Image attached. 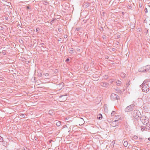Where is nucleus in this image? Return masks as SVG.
<instances>
[{"mask_svg": "<svg viewBox=\"0 0 150 150\" xmlns=\"http://www.w3.org/2000/svg\"><path fill=\"white\" fill-rule=\"evenodd\" d=\"M134 139H136L138 138V137L136 136H134Z\"/></svg>", "mask_w": 150, "mask_h": 150, "instance_id": "nucleus-31", "label": "nucleus"}, {"mask_svg": "<svg viewBox=\"0 0 150 150\" xmlns=\"http://www.w3.org/2000/svg\"><path fill=\"white\" fill-rule=\"evenodd\" d=\"M144 11H145V13H147V9L146 8H145Z\"/></svg>", "mask_w": 150, "mask_h": 150, "instance_id": "nucleus-29", "label": "nucleus"}, {"mask_svg": "<svg viewBox=\"0 0 150 150\" xmlns=\"http://www.w3.org/2000/svg\"><path fill=\"white\" fill-rule=\"evenodd\" d=\"M44 75L46 76H49V74L47 73H45Z\"/></svg>", "mask_w": 150, "mask_h": 150, "instance_id": "nucleus-28", "label": "nucleus"}, {"mask_svg": "<svg viewBox=\"0 0 150 150\" xmlns=\"http://www.w3.org/2000/svg\"><path fill=\"white\" fill-rule=\"evenodd\" d=\"M81 120L82 119L83 120V119L82 118H81Z\"/></svg>", "mask_w": 150, "mask_h": 150, "instance_id": "nucleus-48", "label": "nucleus"}, {"mask_svg": "<svg viewBox=\"0 0 150 150\" xmlns=\"http://www.w3.org/2000/svg\"><path fill=\"white\" fill-rule=\"evenodd\" d=\"M105 35H104V38H105Z\"/></svg>", "mask_w": 150, "mask_h": 150, "instance_id": "nucleus-49", "label": "nucleus"}, {"mask_svg": "<svg viewBox=\"0 0 150 150\" xmlns=\"http://www.w3.org/2000/svg\"><path fill=\"white\" fill-rule=\"evenodd\" d=\"M55 18L53 20H52V21H54V20H55Z\"/></svg>", "mask_w": 150, "mask_h": 150, "instance_id": "nucleus-46", "label": "nucleus"}, {"mask_svg": "<svg viewBox=\"0 0 150 150\" xmlns=\"http://www.w3.org/2000/svg\"><path fill=\"white\" fill-rule=\"evenodd\" d=\"M62 29L61 28H58V30L59 32H61L62 31Z\"/></svg>", "mask_w": 150, "mask_h": 150, "instance_id": "nucleus-27", "label": "nucleus"}, {"mask_svg": "<svg viewBox=\"0 0 150 150\" xmlns=\"http://www.w3.org/2000/svg\"><path fill=\"white\" fill-rule=\"evenodd\" d=\"M5 19L6 20H8V17H5Z\"/></svg>", "mask_w": 150, "mask_h": 150, "instance_id": "nucleus-35", "label": "nucleus"}, {"mask_svg": "<svg viewBox=\"0 0 150 150\" xmlns=\"http://www.w3.org/2000/svg\"><path fill=\"white\" fill-rule=\"evenodd\" d=\"M135 106L133 104H131L130 105L127 107L125 109V111L126 112H128L132 110L134 108Z\"/></svg>", "mask_w": 150, "mask_h": 150, "instance_id": "nucleus-4", "label": "nucleus"}, {"mask_svg": "<svg viewBox=\"0 0 150 150\" xmlns=\"http://www.w3.org/2000/svg\"><path fill=\"white\" fill-rule=\"evenodd\" d=\"M141 120L144 125H146L149 123V119L145 115H143L141 117Z\"/></svg>", "mask_w": 150, "mask_h": 150, "instance_id": "nucleus-3", "label": "nucleus"}, {"mask_svg": "<svg viewBox=\"0 0 150 150\" xmlns=\"http://www.w3.org/2000/svg\"><path fill=\"white\" fill-rule=\"evenodd\" d=\"M123 145L125 147H127L128 145V142L125 141L124 142Z\"/></svg>", "mask_w": 150, "mask_h": 150, "instance_id": "nucleus-15", "label": "nucleus"}, {"mask_svg": "<svg viewBox=\"0 0 150 150\" xmlns=\"http://www.w3.org/2000/svg\"><path fill=\"white\" fill-rule=\"evenodd\" d=\"M61 40V38H60V39L58 40L59 41V40Z\"/></svg>", "mask_w": 150, "mask_h": 150, "instance_id": "nucleus-44", "label": "nucleus"}, {"mask_svg": "<svg viewBox=\"0 0 150 150\" xmlns=\"http://www.w3.org/2000/svg\"><path fill=\"white\" fill-rule=\"evenodd\" d=\"M67 36L66 35L64 36V38H67Z\"/></svg>", "mask_w": 150, "mask_h": 150, "instance_id": "nucleus-41", "label": "nucleus"}, {"mask_svg": "<svg viewBox=\"0 0 150 150\" xmlns=\"http://www.w3.org/2000/svg\"><path fill=\"white\" fill-rule=\"evenodd\" d=\"M89 3H84L83 5V7L84 8H87L88 7L89 5Z\"/></svg>", "mask_w": 150, "mask_h": 150, "instance_id": "nucleus-8", "label": "nucleus"}, {"mask_svg": "<svg viewBox=\"0 0 150 150\" xmlns=\"http://www.w3.org/2000/svg\"><path fill=\"white\" fill-rule=\"evenodd\" d=\"M148 129V127H146L145 126H142L141 127V129L142 131H144V130H147Z\"/></svg>", "mask_w": 150, "mask_h": 150, "instance_id": "nucleus-10", "label": "nucleus"}, {"mask_svg": "<svg viewBox=\"0 0 150 150\" xmlns=\"http://www.w3.org/2000/svg\"><path fill=\"white\" fill-rule=\"evenodd\" d=\"M49 114L51 115L52 113H53V111L51 110H50L49 112Z\"/></svg>", "mask_w": 150, "mask_h": 150, "instance_id": "nucleus-25", "label": "nucleus"}, {"mask_svg": "<svg viewBox=\"0 0 150 150\" xmlns=\"http://www.w3.org/2000/svg\"><path fill=\"white\" fill-rule=\"evenodd\" d=\"M103 39H104V36H103Z\"/></svg>", "mask_w": 150, "mask_h": 150, "instance_id": "nucleus-50", "label": "nucleus"}, {"mask_svg": "<svg viewBox=\"0 0 150 150\" xmlns=\"http://www.w3.org/2000/svg\"><path fill=\"white\" fill-rule=\"evenodd\" d=\"M42 45H44V43H42Z\"/></svg>", "mask_w": 150, "mask_h": 150, "instance_id": "nucleus-47", "label": "nucleus"}, {"mask_svg": "<svg viewBox=\"0 0 150 150\" xmlns=\"http://www.w3.org/2000/svg\"><path fill=\"white\" fill-rule=\"evenodd\" d=\"M27 8L28 9H29L30 8V7L28 6H27Z\"/></svg>", "mask_w": 150, "mask_h": 150, "instance_id": "nucleus-39", "label": "nucleus"}, {"mask_svg": "<svg viewBox=\"0 0 150 150\" xmlns=\"http://www.w3.org/2000/svg\"><path fill=\"white\" fill-rule=\"evenodd\" d=\"M141 29L140 28H138L137 29V31L138 32H140L141 31Z\"/></svg>", "mask_w": 150, "mask_h": 150, "instance_id": "nucleus-34", "label": "nucleus"}, {"mask_svg": "<svg viewBox=\"0 0 150 150\" xmlns=\"http://www.w3.org/2000/svg\"><path fill=\"white\" fill-rule=\"evenodd\" d=\"M20 116L23 118L25 117V116L24 114H21V115H20Z\"/></svg>", "mask_w": 150, "mask_h": 150, "instance_id": "nucleus-23", "label": "nucleus"}, {"mask_svg": "<svg viewBox=\"0 0 150 150\" xmlns=\"http://www.w3.org/2000/svg\"><path fill=\"white\" fill-rule=\"evenodd\" d=\"M150 71V65H147L139 68L138 71L140 72H146Z\"/></svg>", "mask_w": 150, "mask_h": 150, "instance_id": "nucleus-1", "label": "nucleus"}, {"mask_svg": "<svg viewBox=\"0 0 150 150\" xmlns=\"http://www.w3.org/2000/svg\"><path fill=\"white\" fill-rule=\"evenodd\" d=\"M148 86V84H146L145 85H142L140 86V87H141L143 92H147L149 91Z\"/></svg>", "mask_w": 150, "mask_h": 150, "instance_id": "nucleus-5", "label": "nucleus"}, {"mask_svg": "<svg viewBox=\"0 0 150 150\" xmlns=\"http://www.w3.org/2000/svg\"><path fill=\"white\" fill-rule=\"evenodd\" d=\"M147 125H148V126H150V122L149 123V124H148Z\"/></svg>", "mask_w": 150, "mask_h": 150, "instance_id": "nucleus-40", "label": "nucleus"}, {"mask_svg": "<svg viewBox=\"0 0 150 150\" xmlns=\"http://www.w3.org/2000/svg\"><path fill=\"white\" fill-rule=\"evenodd\" d=\"M147 127H148L147 130H150V126H147Z\"/></svg>", "mask_w": 150, "mask_h": 150, "instance_id": "nucleus-32", "label": "nucleus"}, {"mask_svg": "<svg viewBox=\"0 0 150 150\" xmlns=\"http://www.w3.org/2000/svg\"><path fill=\"white\" fill-rule=\"evenodd\" d=\"M110 97L111 99L112 100H118L119 99V97L117 95L113 93L111 94Z\"/></svg>", "mask_w": 150, "mask_h": 150, "instance_id": "nucleus-6", "label": "nucleus"}, {"mask_svg": "<svg viewBox=\"0 0 150 150\" xmlns=\"http://www.w3.org/2000/svg\"><path fill=\"white\" fill-rule=\"evenodd\" d=\"M4 140L2 137L0 136V142H3Z\"/></svg>", "mask_w": 150, "mask_h": 150, "instance_id": "nucleus-20", "label": "nucleus"}, {"mask_svg": "<svg viewBox=\"0 0 150 150\" xmlns=\"http://www.w3.org/2000/svg\"><path fill=\"white\" fill-rule=\"evenodd\" d=\"M102 115L100 114H99L98 116V117H97L98 119L99 120H100L102 118Z\"/></svg>", "mask_w": 150, "mask_h": 150, "instance_id": "nucleus-13", "label": "nucleus"}, {"mask_svg": "<svg viewBox=\"0 0 150 150\" xmlns=\"http://www.w3.org/2000/svg\"><path fill=\"white\" fill-rule=\"evenodd\" d=\"M103 79H107L108 78V75H105L103 76Z\"/></svg>", "mask_w": 150, "mask_h": 150, "instance_id": "nucleus-17", "label": "nucleus"}, {"mask_svg": "<svg viewBox=\"0 0 150 150\" xmlns=\"http://www.w3.org/2000/svg\"><path fill=\"white\" fill-rule=\"evenodd\" d=\"M149 25H150V23L149 24Z\"/></svg>", "mask_w": 150, "mask_h": 150, "instance_id": "nucleus-52", "label": "nucleus"}, {"mask_svg": "<svg viewBox=\"0 0 150 150\" xmlns=\"http://www.w3.org/2000/svg\"><path fill=\"white\" fill-rule=\"evenodd\" d=\"M36 30L37 32H38L40 30V29L38 28H37L36 29Z\"/></svg>", "mask_w": 150, "mask_h": 150, "instance_id": "nucleus-26", "label": "nucleus"}, {"mask_svg": "<svg viewBox=\"0 0 150 150\" xmlns=\"http://www.w3.org/2000/svg\"><path fill=\"white\" fill-rule=\"evenodd\" d=\"M69 52L70 54H73L74 53V52H75V50L73 48H71L69 49Z\"/></svg>", "mask_w": 150, "mask_h": 150, "instance_id": "nucleus-9", "label": "nucleus"}, {"mask_svg": "<svg viewBox=\"0 0 150 150\" xmlns=\"http://www.w3.org/2000/svg\"><path fill=\"white\" fill-rule=\"evenodd\" d=\"M38 76H39V77H42V73H38Z\"/></svg>", "mask_w": 150, "mask_h": 150, "instance_id": "nucleus-24", "label": "nucleus"}, {"mask_svg": "<svg viewBox=\"0 0 150 150\" xmlns=\"http://www.w3.org/2000/svg\"><path fill=\"white\" fill-rule=\"evenodd\" d=\"M116 113V112L115 111H112V112L111 113V115L112 116H113Z\"/></svg>", "mask_w": 150, "mask_h": 150, "instance_id": "nucleus-19", "label": "nucleus"}, {"mask_svg": "<svg viewBox=\"0 0 150 150\" xmlns=\"http://www.w3.org/2000/svg\"><path fill=\"white\" fill-rule=\"evenodd\" d=\"M67 96L68 95L67 94H66L64 95H61L59 97V98H62V101H64L67 99Z\"/></svg>", "mask_w": 150, "mask_h": 150, "instance_id": "nucleus-7", "label": "nucleus"}, {"mask_svg": "<svg viewBox=\"0 0 150 150\" xmlns=\"http://www.w3.org/2000/svg\"><path fill=\"white\" fill-rule=\"evenodd\" d=\"M118 121V120H115L112 123V124H113V126H115L116 125H114V123L115 122H117Z\"/></svg>", "mask_w": 150, "mask_h": 150, "instance_id": "nucleus-21", "label": "nucleus"}, {"mask_svg": "<svg viewBox=\"0 0 150 150\" xmlns=\"http://www.w3.org/2000/svg\"><path fill=\"white\" fill-rule=\"evenodd\" d=\"M115 117H116L117 116H116V115H115Z\"/></svg>", "mask_w": 150, "mask_h": 150, "instance_id": "nucleus-51", "label": "nucleus"}, {"mask_svg": "<svg viewBox=\"0 0 150 150\" xmlns=\"http://www.w3.org/2000/svg\"><path fill=\"white\" fill-rule=\"evenodd\" d=\"M149 80H146L143 82L142 85H145L146 84H147V83L148 82Z\"/></svg>", "mask_w": 150, "mask_h": 150, "instance_id": "nucleus-12", "label": "nucleus"}, {"mask_svg": "<svg viewBox=\"0 0 150 150\" xmlns=\"http://www.w3.org/2000/svg\"><path fill=\"white\" fill-rule=\"evenodd\" d=\"M106 57H105V58H106V59H108V56H107Z\"/></svg>", "mask_w": 150, "mask_h": 150, "instance_id": "nucleus-45", "label": "nucleus"}, {"mask_svg": "<svg viewBox=\"0 0 150 150\" xmlns=\"http://www.w3.org/2000/svg\"><path fill=\"white\" fill-rule=\"evenodd\" d=\"M148 139L149 141H150V137Z\"/></svg>", "mask_w": 150, "mask_h": 150, "instance_id": "nucleus-42", "label": "nucleus"}, {"mask_svg": "<svg viewBox=\"0 0 150 150\" xmlns=\"http://www.w3.org/2000/svg\"><path fill=\"white\" fill-rule=\"evenodd\" d=\"M120 75L123 78H124L126 74L123 73H122Z\"/></svg>", "mask_w": 150, "mask_h": 150, "instance_id": "nucleus-16", "label": "nucleus"}, {"mask_svg": "<svg viewBox=\"0 0 150 150\" xmlns=\"http://www.w3.org/2000/svg\"><path fill=\"white\" fill-rule=\"evenodd\" d=\"M52 141V140H49V143H50Z\"/></svg>", "mask_w": 150, "mask_h": 150, "instance_id": "nucleus-36", "label": "nucleus"}, {"mask_svg": "<svg viewBox=\"0 0 150 150\" xmlns=\"http://www.w3.org/2000/svg\"><path fill=\"white\" fill-rule=\"evenodd\" d=\"M142 4H139V7H141L142 6Z\"/></svg>", "mask_w": 150, "mask_h": 150, "instance_id": "nucleus-37", "label": "nucleus"}, {"mask_svg": "<svg viewBox=\"0 0 150 150\" xmlns=\"http://www.w3.org/2000/svg\"><path fill=\"white\" fill-rule=\"evenodd\" d=\"M108 83H103V84H102L101 85L104 87H107L108 86Z\"/></svg>", "mask_w": 150, "mask_h": 150, "instance_id": "nucleus-11", "label": "nucleus"}, {"mask_svg": "<svg viewBox=\"0 0 150 150\" xmlns=\"http://www.w3.org/2000/svg\"><path fill=\"white\" fill-rule=\"evenodd\" d=\"M110 82L111 83H112V81H111L110 80Z\"/></svg>", "mask_w": 150, "mask_h": 150, "instance_id": "nucleus-43", "label": "nucleus"}, {"mask_svg": "<svg viewBox=\"0 0 150 150\" xmlns=\"http://www.w3.org/2000/svg\"><path fill=\"white\" fill-rule=\"evenodd\" d=\"M116 83L117 86H119L121 83V82L119 80L116 82Z\"/></svg>", "mask_w": 150, "mask_h": 150, "instance_id": "nucleus-14", "label": "nucleus"}, {"mask_svg": "<svg viewBox=\"0 0 150 150\" xmlns=\"http://www.w3.org/2000/svg\"><path fill=\"white\" fill-rule=\"evenodd\" d=\"M132 115L135 119H138L140 118L141 114L139 110H136L133 111Z\"/></svg>", "mask_w": 150, "mask_h": 150, "instance_id": "nucleus-2", "label": "nucleus"}, {"mask_svg": "<svg viewBox=\"0 0 150 150\" xmlns=\"http://www.w3.org/2000/svg\"><path fill=\"white\" fill-rule=\"evenodd\" d=\"M61 122L60 121H58L56 123V125L58 127L59 126L61 125Z\"/></svg>", "mask_w": 150, "mask_h": 150, "instance_id": "nucleus-18", "label": "nucleus"}, {"mask_svg": "<svg viewBox=\"0 0 150 150\" xmlns=\"http://www.w3.org/2000/svg\"><path fill=\"white\" fill-rule=\"evenodd\" d=\"M117 118H115V119H119V118H120V115H117Z\"/></svg>", "mask_w": 150, "mask_h": 150, "instance_id": "nucleus-30", "label": "nucleus"}, {"mask_svg": "<svg viewBox=\"0 0 150 150\" xmlns=\"http://www.w3.org/2000/svg\"><path fill=\"white\" fill-rule=\"evenodd\" d=\"M145 97H146V96H147V98H148V99H149V97L150 96V95H149V94H145Z\"/></svg>", "mask_w": 150, "mask_h": 150, "instance_id": "nucleus-22", "label": "nucleus"}, {"mask_svg": "<svg viewBox=\"0 0 150 150\" xmlns=\"http://www.w3.org/2000/svg\"><path fill=\"white\" fill-rule=\"evenodd\" d=\"M69 61V58H67L66 60V61L67 62H68Z\"/></svg>", "mask_w": 150, "mask_h": 150, "instance_id": "nucleus-33", "label": "nucleus"}, {"mask_svg": "<svg viewBox=\"0 0 150 150\" xmlns=\"http://www.w3.org/2000/svg\"><path fill=\"white\" fill-rule=\"evenodd\" d=\"M117 38H120V35H117Z\"/></svg>", "mask_w": 150, "mask_h": 150, "instance_id": "nucleus-38", "label": "nucleus"}]
</instances>
